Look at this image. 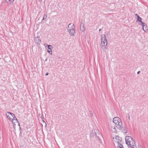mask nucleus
Segmentation results:
<instances>
[{"instance_id":"obj_22","label":"nucleus","mask_w":148,"mask_h":148,"mask_svg":"<svg viewBox=\"0 0 148 148\" xmlns=\"http://www.w3.org/2000/svg\"><path fill=\"white\" fill-rule=\"evenodd\" d=\"M140 71H138V72H137V74H138L139 73H140Z\"/></svg>"},{"instance_id":"obj_1","label":"nucleus","mask_w":148,"mask_h":148,"mask_svg":"<svg viewBox=\"0 0 148 148\" xmlns=\"http://www.w3.org/2000/svg\"><path fill=\"white\" fill-rule=\"evenodd\" d=\"M125 140L126 144L131 148H136L134 140L129 136L125 137Z\"/></svg>"},{"instance_id":"obj_6","label":"nucleus","mask_w":148,"mask_h":148,"mask_svg":"<svg viewBox=\"0 0 148 148\" xmlns=\"http://www.w3.org/2000/svg\"><path fill=\"white\" fill-rule=\"evenodd\" d=\"M35 42L38 44H40L41 42V40L39 36H37L34 39Z\"/></svg>"},{"instance_id":"obj_20","label":"nucleus","mask_w":148,"mask_h":148,"mask_svg":"<svg viewBox=\"0 0 148 148\" xmlns=\"http://www.w3.org/2000/svg\"><path fill=\"white\" fill-rule=\"evenodd\" d=\"M43 121V122L45 123V126H46V125H47V124L45 122V121H44V120H42Z\"/></svg>"},{"instance_id":"obj_3","label":"nucleus","mask_w":148,"mask_h":148,"mask_svg":"<svg viewBox=\"0 0 148 148\" xmlns=\"http://www.w3.org/2000/svg\"><path fill=\"white\" fill-rule=\"evenodd\" d=\"M75 27L74 24L72 23H70L68 25L67 30L71 36H74L75 33Z\"/></svg>"},{"instance_id":"obj_17","label":"nucleus","mask_w":148,"mask_h":148,"mask_svg":"<svg viewBox=\"0 0 148 148\" xmlns=\"http://www.w3.org/2000/svg\"><path fill=\"white\" fill-rule=\"evenodd\" d=\"M140 24L142 25V26H143V25H145V23L142 22L141 21H140Z\"/></svg>"},{"instance_id":"obj_25","label":"nucleus","mask_w":148,"mask_h":148,"mask_svg":"<svg viewBox=\"0 0 148 148\" xmlns=\"http://www.w3.org/2000/svg\"><path fill=\"white\" fill-rule=\"evenodd\" d=\"M48 75V73H47L46 74V75Z\"/></svg>"},{"instance_id":"obj_18","label":"nucleus","mask_w":148,"mask_h":148,"mask_svg":"<svg viewBox=\"0 0 148 148\" xmlns=\"http://www.w3.org/2000/svg\"><path fill=\"white\" fill-rule=\"evenodd\" d=\"M95 134V133L94 132H91L90 134V135L91 136H94Z\"/></svg>"},{"instance_id":"obj_15","label":"nucleus","mask_w":148,"mask_h":148,"mask_svg":"<svg viewBox=\"0 0 148 148\" xmlns=\"http://www.w3.org/2000/svg\"><path fill=\"white\" fill-rule=\"evenodd\" d=\"M6 115L10 121H11V119H11L10 117L9 116V115L7 114H6Z\"/></svg>"},{"instance_id":"obj_16","label":"nucleus","mask_w":148,"mask_h":148,"mask_svg":"<svg viewBox=\"0 0 148 148\" xmlns=\"http://www.w3.org/2000/svg\"><path fill=\"white\" fill-rule=\"evenodd\" d=\"M47 17V15L46 14H44L43 16V18L42 20H43L45 19Z\"/></svg>"},{"instance_id":"obj_21","label":"nucleus","mask_w":148,"mask_h":148,"mask_svg":"<svg viewBox=\"0 0 148 148\" xmlns=\"http://www.w3.org/2000/svg\"><path fill=\"white\" fill-rule=\"evenodd\" d=\"M135 15L137 16V17H138V16H139L138 14H135Z\"/></svg>"},{"instance_id":"obj_4","label":"nucleus","mask_w":148,"mask_h":148,"mask_svg":"<svg viewBox=\"0 0 148 148\" xmlns=\"http://www.w3.org/2000/svg\"><path fill=\"white\" fill-rule=\"evenodd\" d=\"M101 45L103 50L105 51L106 47L107 44V42L105 36L104 35L102 34L101 35Z\"/></svg>"},{"instance_id":"obj_14","label":"nucleus","mask_w":148,"mask_h":148,"mask_svg":"<svg viewBox=\"0 0 148 148\" xmlns=\"http://www.w3.org/2000/svg\"><path fill=\"white\" fill-rule=\"evenodd\" d=\"M7 114L8 115L9 114H10L12 117H13L14 116H15V115L14 114L10 112H8Z\"/></svg>"},{"instance_id":"obj_23","label":"nucleus","mask_w":148,"mask_h":148,"mask_svg":"<svg viewBox=\"0 0 148 148\" xmlns=\"http://www.w3.org/2000/svg\"><path fill=\"white\" fill-rule=\"evenodd\" d=\"M47 58H46V59L45 60V62L47 61Z\"/></svg>"},{"instance_id":"obj_13","label":"nucleus","mask_w":148,"mask_h":148,"mask_svg":"<svg viewBox=\"0 0 148 148\" xmlns=\"http://www.w3.org/2000/svg\"><path fill=\"white\" fill-rule=\"evenodd\" d=\"M142 20V18L139 16H138L137 17V21H138L139 22L141 21Z\"/></svg>"},{"instance_id":"obj_19","label":"nucleus","mask_w":148,"mask_h":148,"mask_svg":"<svg viewBox=\"0 0 148 148\" xmlns=\"http://www.w3.org/2000/svg\"><path fill=\"white\" fill-rule=\"evenodd\" d=\"M128 118L129 120H130V115L129 114L128 116Z\"/></svg>"},{"instance_id":"obj_5","label":"nucleus","mask_w":148,"mask_h":148,"mask_svg":"<svg viewBox=\"0 0 148 148\" xmlns=\"http://www.w3.org/2000/svg\"><path fill=\"white\" fill-rule=\"evenodd\" d=\"M113 140L114 142L117 143L118 148H124L121 143L122 141V138L121 137L118 136H116L115 138H113Z\"/></svg>"},{"instance_id":"obj_10","label":"nucleus","mask_w":148,"mask_h":148,"mask_svg":"<svg viewBox=\"0 0 148 148\" xmlns=\"http://www.w3.org/2000/svg\"><path fill=\"white\" fill-rule=\"evenodd\" d=\"M80 28L81 31L83 32L85 30V28L84 27L83 24L82 23H81L80 25Z\"/></svg>"},{"instance_id":"obj_7","label":"nucleus","mask_w":148,"mask_h":148,"mask_svg":"<svg viewBox=\"0 0 148 148\" xmlns=\"http://www.w3.org/2000/svg\"><path fill=\"white\" fill-rule=\"evenodd\" d=\"M116 125L115 126L114 124L111 125V129L113 132L115 133L116 132Z\"/></svg>"},{"instance_id":"obj_11","label":"nucleus","mask_w":148,"mask_h":148,"mask_svg":"<svg viewBox=\"0 0 148 148\" xmlns=\"http://www.w3.org/2000/svg\"><path fill=\"white\" fill-rule=\"evenodd\" d=\"M143 29L145 32L147 30V27L146 24L143 26Z\"/></svg>"},{"instance_id":"obj_12","label":"nucleus","mask_w":148,"mask_h":148,"mask_svg":"<svg viewBox=\"0 0 148 148\" xmlns=\"http://www.w3.org/2000/svg\"><path fill=\"white\" fill-rule=\"evenodd\" d=\"M14 0H5L6 2L9 4L11 3L14 1Z\"/></svg>"},{"instance_id":"obj_9","label":"nucleus","mask_w":148,"mask_h":148,"mask_svg":"<svg viewBox=\"0 0 148 148\" xmlns=\"http://www.w3.org/2000/svg\"><path fill=\"white\" fill-rule=\"evenodd\" d=\"M13 117V119H11V121L12 122V123L14 124L15 125V124L14 123V121H16V122H17V123H18V125H20L19 123H18V121L17 118L15 117V116H14Z\"/></svg>"},{"instance_id":"obj_27","label":"nucleus","mask_w":148,"mask_h":148,"mask_svg":"<svg viewBox=\"0 0 148 148\" xmlns=\"http://www.w3.org/2000/svg\"><path fill=\"white\" fill-rule=\"evenodd\" d=\"M39 1L41 2V1H42V0H39Z\"/></svg>"},{"instance_id":"obj_2","label":"nucleus","mask_w":148,"mask_h":148,"mask_svg":"<svg viewBox=\"0 0 148 148\" xmlns=\"http://www.w3.org/2000/svg\"><path fill=\"white\" fill-rule=\"evenodd\" d=\"M113 122L115 125L116 128L119 130L122 128V123L120 119L118 117H115L113 119Z\"/></svg>"},{"instance_id":"obj_8","label":"nucleus","mask_w":148,"mask_h":148,"mask_svg":"<svg viewBox=\"0 0 148 148\" xmlns=\"http://www.w3.org/2000/svg\"><path fill=\"white\" fill-rule=\"evenodd\" d=\"M47 47L48 48L47 50L48 52L51 55H52V48H53L52 46L51 45H48Z\"/></svg>"},{"instance_id":"obj_26","label":"nucleus","mask_w":148,"mask_h":148,"mask_svg":"<svg viewBox=\"0 0 148 148\" xmlns=\"http://www.w3.org/2000/svg\"><path fill=\"white\" fill-rule=\"evenodd\" d=\"M101 30V29H99V31H100Z\"/></svg>"},{"instance_id":"obj_24","label":"nucleus","mask_w":148,"mask_h":148,"mask_svg":"<svg viewBox=\"0 0 148 148\" xmlns=\"http://www.w3.org/2000/svg\"><path fill=\"white\" fill-rule=\"evenodd\" d=\"M14 123L16 124L15 123H17V122H16L15 121H14Z\"/></svg>"}]
</instances>
